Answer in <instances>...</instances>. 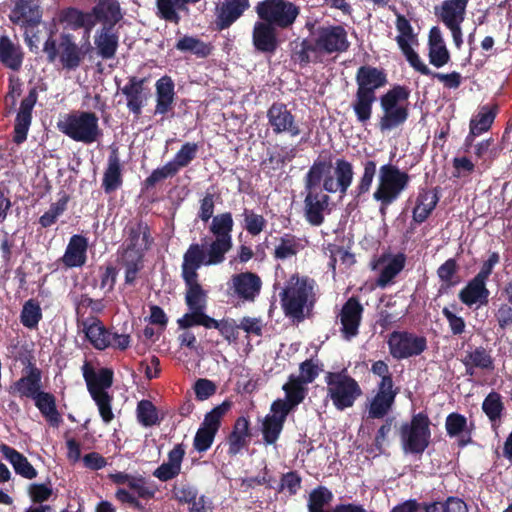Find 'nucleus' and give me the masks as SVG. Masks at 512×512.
<instances>
[{
    "label": "nucleus",
    "mask_w": 512,
    "mask_h": 512,
    "mask_svg": "<svg viewBox=\"0 0 512 512\" xmlns=\"http://www.w3.org/2000/svg\"><path fill=\"white\" fill-rule=\"evenodd\" d=\"M305 26L310 33V38L294 41L291 50V60L300 67L310 63H322L324 56L341 54L350 49L351 43L344 26L336 24L316 26L312 22H307Z\"/></svg>",
    "instance_id": "f257e3e1"
},
{
    "label": "nucleus",
    "mask_w": 512,
    "mask_h": 512,
    "mask_svg": "<svg viewBox=\"0 0 512 512\" xmlns=\"http://www.w3.org/2000/svg\"><path fill=\"white\" fill-rule=\"evenodd\" d=\"M204 261L200 249L195 248L184 253L181 265V277L185 284V304L189 312L177 319L180 329L201 326L210 316L205 313L208 304V292L199 283L198 269L202 266H212Z\"/></svg>",
    "instance_id": "f03ea898"
},
{
    "label": "nucleus",
    "mask_w": 512,
    "mask_h": 512,
    "mask_svg": "<svg viewBox=\"0 0 512 512\" xmlns=\"http://www.w3.org/2000/svg\"><path fill=\"white\" fill-rule=\"evenodd\" d=\"M316 281L308 276L292 274L279 293L280 304L286 317L300 323L313 315L316 304Z\"/></svg>",
    "instance_id": "7ed1b4c3"
},
{
    "label": "nucleus",
    "mask_w": 512,
    "mask_h": 512,
    "mask_svg": "<svg viewBox=\"0 0 512 512\" xmlns=\"http://www.w3.org/2000/svg\"><path fill=\"white\" fill-rule=\"evenodd\" d=\"M357 90L351 104L357 121L366 125L372 116L376 91L387 85V73L383 68L371 65L360 66L355 75Z\"/></svg>",
    "instance_id": "20e7f679"
},
{
    "label": "nucleus",
    "mask_w": 512,
    "mask_h": 512,
    "mask_svg": "<svg viewBox=\"0 0 512 512\" xmlns=\"http://www.w3.org/2000/svg\"><path fill=\"white\" fill-rule=\"evenodd\" d=\"M234 221L230 212L220 213L212 218L209 227L210 232L213 234L214 239L210 242L207 248L204 244L192 243L189 245L185 253H189L195 248L200 249L204 261L209 264L218 265L225 261L226 254L233 246L232 231Z\"/></svg>",
    "instance_id": "39448f33"
},
{
    "label": "nucleus",
    "mask_w": 512,
    "mask_h": 512,
    "mask_svg": "<svg viewBox=\"0 0 512 512\" xmlns=\"http://www.w3.org/2000/svg\"><path fill=\"white\" fill-rule=\"evenodd\" d=\"M410 89L404 85H394L380 97L383 115L379 120L382 132L390 131L403 125L409 117L408 99Z\"/></svg>",
    "instance_id": "423d86ee"
},
{
    "label": "nucleus",
    "mask_w": 512,
    "mask_h": 512,
    "mask_svg": "<svg viewBox=\"0 0 512 512\" xmlns=\"http://www.w3.org/2000/svg\"><path fill=\"white\" fill-rule=\"evenodd\" d=\"M409 182L410 175L401 171L396 165L388 163L380 167L378 186L373 193V199L380 203L379 212L382 216L408 187Z\"/></svg>",
    "instance_id": "0eeeda50"
},
{
    "label": "nucleus",
    "mask_w": 512,
    "mask_h": 512,
    "mask_svg": "<svg viewBox=\"0 0 512 512\" xmlns=\"http://www.w3.org/2000/svg\"><path fill=\"white\" fill-rule=\"evenodd\" d=\"M325 382L327 395L339 411L352 407L362 395L359 383L348 373L346 368L338 372H327Z\"/></svg>",
    "instance_id": "6e6552de"
},
{
    "label": "nucleus",
    "mask_w": 512,
    "mask_h": 512,
    "mask_svg": "<svg viewBox=\"0 0 512 512\" xmlns=\"http://www.w3.org/2000/svg\"><path fill=\"white\" fill-rule=\"evenodd\" d=\"M431 421L424 411L413 414L409 422L400 426L399 436L406 453L421 455L431 442Z\"/></svg>",
    "instance_id": "1a4fd4ad"
},
{
    "label": "nucleus",
    "mask_w": 512,
    "mask_h": 512,
    "mask_svg": "<svg viewBox=\"0 0 512 512\" xmlns=\"http://www.w3.org/2000/svg\"><path fill=\"white\" fill-rule=\"evenodd\" d=\"M99 119L94 112H72L58 123L59 130L76 142L92 144L102 136Z\"/></svg>",
    "instance_id": "9d476101"
},
{
    "label": "nucleus",
    "mask_w": 512,
    "mask_h": 512,
    "mask_svg": "<svg viewBox=\"0 0 512 512\" xmlns=\"http://www.w3.org/2000/svg\"><path fill=\"white\" fill-rule=\"evenodd\" d=\"M258 19L265 20L274 27L290 29L300 14V7L288 0H262L255 6Z\"/></svg>",
    "instance_id": "9b49d317"
},
{
    "label": "nucleus",
    "mask_w": 512,
    "mask_h": 512,
    "mask_svg": "<svg viewBox=\"0 0 512 512\" xmlns=\"http://www.w3.org/2000/svg\"><path fill=\"white\" fill-rule=\"evenodd\" d=\"M389 352L394 359L419 356L427 349V339L408 331H393L387 340Z\"/></svg>",
    "instance_id": "f8f14e48"
},
{
    "label": "nucleus",
    "mask_w": 512,
    "mask_h": 512,
    "mask_svg": "<svg viewBox=\"0 0 512 512\" xmlns=\"http://www.w3.org/2000/svg\"><path fill=\"white\" fill-rule=\"evenodd\" d=\"M227 295L241 303H253L260 295L262 280L257 273L245 271L233 274L227 283Z\"/></svg>",
    "instance_id": "ddd939ff"
},
{
    "label": "nucleus",
    "mask_w": 512,
    "mask_h": 512,
    "mask_svg": "<svg viewBox=\"0 0 512 512\" xmlns=\"http://www.w3.org/2000/svg\"><path fill=\"white\" fill-rule=\"evenodd\" d=\"M268 125L275 135L287 134L291 138L301 134L296 116L282 102H274L266 113Z\"/></svg>",
    "instance_id": "4468645a"
},
{
    "label": "nucleus",
    "mask_w": 512,
    "mask_h": 512,
    "mask_svg": "<svg viewBox=\"0 0 512 512\" xmlns=\"http://www.w3.org/2000/svg\"><path fill=\"white\" fill-rule=\"evenodd\" d=\"M250 8V0H219L214 7V29H229Z\"/></svg>",
    "instance_id": "2eb2a0df"
},
{
    "label": "nucleus",
    "mask_w": 512,
    "mask_h": 512,
    "mask_svg": "<svg viewBox=\"0 0 512 512\" xmlns=\"http://www.w3.org/2000/svg\"><path fill=\"white\" fill-rule=\"evenodd\" d=\"M289 407L280 401H273L270 413L267 414L261 426L262 440L264 445H275L284 429Z\"/></svg>",
    "instance_id": "dca6fc26"
},
{
    "label": "nucleus",
    "mask_w": 512,
    "mask_h": 512,
    "mask_svg": "<svg viewBox=\"0 0 512 512\" xmlns=\"http://www.w3.org/2000/svg\"><path fill=\"white\" fill-rule=\"evenodd\" d=\"M38 100V87L29 89L28 94L21 100L19 109L16 113L13 129V142L17 145L26 141L27 135L32 124L33 109Z\"/></svg>",
    "instance_id": "f3484780"
},
{
    "label": "nucleus",
    "mask_w": 512,
    "mask_h": 512,
    "mask_svg": "<svg viewBox=\"0 0 512 512\" xmlns=\"http://www.w3.org/2000/svg\"><path fill=\"white\" fill-rule=\"evenodd\" d=\"M42 391V371L31 361L23 370V375L8 388L11 395L34 399Z\"/></svg>",
    "instance_id": "a211bd4d"
},
{
    "label": "nucleus",
    "mask_w": 512,
    "mask_h": 512,
    "mask_svg": "<svg viewBox=\"0 0 512 512\" xmlns=\"http://www.w3.org/2000/svg\"><path fill=\"white\" fill-rule=\"evenodd\" d=\"M43 17L40 0H15L14 7L9 14V20L21 28L37 27Z\"/></svg>",
    "instance_id": "6ab92c4d"
},
{
    "label": "nucleus",
    "mask_w": 512,
    "mask_h": 512,
    "mask_svg": "<svg viewBox=\"0 0 512 512\" xmlns=\"http://www.w3.org/2000/svg\"><path fill=\"white\" fill-rule=\"evenodd\" d=\"M146 82L147 78L130 76L121 88V93L126 98L127 109L137 118L142 114V109L150 97V90L145 86Z\"/></svg>",
    "instance_id": "aec40b11"
},
{
    "label": "nucleus",
    "mask_w": 512,
    "mask_h": 512,
    "mask_svg": "<svg viewBox=\"0 0 512 512\" xmlns=\"http://www.w3.org/2000/svg\"><path fill=\"white\" fill-rule=\"evenodd\" d=\"M278 30L265 20H257L252 28V45L255 51L273 55L281 44Z\"/></svg>",
    "instance_id": "412c9836"
},
{
    "label": "nucleus",
    "mask_w": 512,
    "mask_h": 512,
    "mask_svg": "<svg viewBox=\"0 0 512 512\" xmlns=\"http://www.w3.org/2000/svg\"><path fill=\"white\" fill-rule=\"evenodd\" d=\"M332 162L318 157L314 160L304 176L305 190H321L327 193L333 191Z\"/></svg>",
    "instance_id": "4be33fe9"
},
{
    "label": "nucleus",
    "mask_w": 512,
    "mask_h": 512,
    "mask_svg": "<svg viewBox=\"0 0 512 512\" xmlns=\"http://www.w3.org/2000/svg\"><path fill=\"white\" fill-rule=\"evenodd\" d=\"M364 307L359 299L352 296L343 304L339 313L341 333L344 339L351 340L359 334Z\"/></svg>",
    "instance_id": "5701e85b"
},
{
    "label": "nucleus",
    "mask_w": 512,
    "mask_h": 512,
    "mask_svg": "<svg viewBox=\"0 0 512 512\" xmlns=\"http://www.w3.org/2000/svg\"><path fill=\"white\" fill-rule=\"evenodd\" d=\"M88 12L92 29L98 23L102 24L101 27L114 28L123 19L118 0H97Z\"/></svg>",
    "instance_id": "b1692460"
},
{
    "label": "nucleus",
    "mask_w": 512,
    "mask_h": 512,
    "mask_svg": "<svg viewBox=\"0 0 512 512\" xmlns=\"http://www.w3.org/2000/svg\"><path fill=\"white\" fill-rule=\"evenodd\" d=\"M59 61L64 69L76 70L84 60L88 51L92 49L90 43L86 50L79 47L70 33H61L59 37Z\"/></svg>",
    "instance_id": "393cba45"
},
{
    "label": "nucleus",
    "mask_w": 512,
    "mask_h": 512,
    "mask_svg": "<svg viewBox=\"0 0 512 512\" xmlns=\"http://www.w3.org/2000/svg\"><path fill=\"white\" fill-rule=\"evenodd\" d=\"M304 215L306 221L313 226H320L324 222V211L328 208L330 197L322 190H305Z\"/></svg>",
    "instance_id": "a878e982"
},
{
    "label": "nucleus",
    "mask_w": 512,
    "mask_h": 512,
    "mask_svg": "<svg viewBox=\"0 0 512 512\" xmlns=\"http://www.w3.org/2000/svg\"><path fill=\"white\" fill-rule=\"evenodd\" d=\"M124 235L123 245L150 249L154 243L150 226L142 219L130 220L124 228Z\"/></svg>",
    "instance_id": "bb28decb"
},
{
    "label": "nucleus",
    "mask_w": 512,
    "mask_h": 512,
    "mask_svg": "<svg viewBox=\"0 0 512 512\" xmlns=\"http://www.w3.org/2000/svg\"><path fill=\"white\" fill-rule=\"evenodd\" d=\"M113 376L110 368H101L96 372L88 363L83 366V377L91 397L108 393L106 389L112 386Z\"/></svg>",
    "instance_id": "cd10ccee"
},
{
    "label": "nucleus",
    "mask_w": 512,
    "mask_h": 512,
    "mask_svg": "<svg viewBox=\"0 0 512 512\" xmlns=\"http://www.w3.org/2000/svg\"><path fill=\"white\" fill-rule=\"evenodd\" d=\"M24 61V50L17 39L0 35V63L12 71H19Z\"/></svg>",
    "instance_id": "c85d7f7f"
},
{
    "label": "nucleus",
    "mask_w": 512,
    "mask_h": 512,
    "mask_svg": "<svg viewBox=\"0 0 512 512\" xmlns=\"http://www.w3.org/2000/svg\"><path fill=\"white\" fill-rule=\"evenodd\" d=\"M474 428V423L471 422L468 425L467 418L460 413L452 412L446 417L445 429L447 435L451 438L457 437L459 447H466L473 442L472 431Z\"/></svg>",
    "instance_id": "c756f323"
},
{
    "label": "nucleus",
    "mask_w": 512,
    "mask_h": 512,
    "mask_svg": "<svg viewBox=\"0 0 512 512\" xmlns=\"http://www.w3.org/2000/svg\"><path fill=\"white\" fill-rule=\"evenodd\" d=\"M79 328L97 350H104L112 344V332L104 326L98 317L86 320Z\"/></svg>",
    "instance_id": "7c9ffc66"
},
{
    "label": "nucleus",
    "mask_w": 512,
    "mask_h": 512,
    "mask_svg": "<svg viewBox=\"0 0 512 512\" xmlns=\"http://www.w3.org/2000/svg\"><path fill=\"white\" fill-rule=\"evenodd\" d=\"M123 168L119 158L118 149L113 148L107 160L103 173L101 187L106 194H112L123 185Z\"/></svg>",
    "instance_id": "2f4dec72"
},
{
    "label": "nucleus",
    "mask_w": 512,
    "mask_h": 512,
    "mask_svg": "<svg viewBox=\"0 0 512 512\" xmlns=\"http://www.w3.org/2000/svg\"><path fill=\"white\" fill-rule=\"evenodd\" d=\"M489 295L490 291L487 288L486 281L474 276L468 281L466 286L460 290L458 297L463 304L472 307L475 304L479 306L487 305Z\"/></svg>",
    "instance_id": "473e14b6"
},
{
    "label": "nucleus",
    "mask_w": 512,
    "mask_h": 512,
    "mask_svg": "<svg viewBox=\"0 0 512 512\" xmlns=\"http://www.w3.org/2000/svg\"><path fill=\"white\" fill-rule=\"evenodd\" d=\"M94 45L100 58L113 59L119 47V34L114 31V28L100 27L95 31Z\"/></svg>",
    "instance_id": "72a5a7b5"
},
{
    "label": "nucleus",
    "mask_w": 512,
    "mask_h": 512,
    "mask_svg": "<svg viewBox=\"0 0 512 512\" xmlns=\"http://www.w3.org/2000/svg\"><path fill=\"white\" fill-rule=\"evenodd\" d=\"M469 0H444L434 7V14L445 26L462 23Z\"/></svg>",
    "instance_id": "f704fd0d"
},
{
    "label": "nucleus",
    "mask_w": 512,
    "mask_h": 512,
    "mask_svg": "<svg viewBox=\"0 0 512 512\" xmlns=\"http://www.w3.org/2000/svg\"><path fill=\"white\" fill-rule=\"evenodd\" d=\"M251 438L250 421L245 416L238 417L233 425L232 431L227 437L228 454L236 456L242 449L249 445Z\"/></svg>",
    "instance_id": "c9c22d12"
},
{
    "label": "nucleus",
    "mask_w": 512,
    "mask_h": 512,
    "mask_svg": "<svg viewBox=\"0 0 512 512\" xmlns=\"http://www.w3.org/2000/svg\"><path fill=\"white\" fill-rule=\"evenodd\" d=\"M428 57L434 67L440 68L450 61V52L438 26H433L428 35Z\"/></svg>",
    "instance_id": "e433bc0d"
},
{
    "label": "nucleus",
    "mask_w": 512,
    "mask_h": 512,
    "mask_svg": "<svg viewBox=\"0 0 512 512\" xmlns=\"http://www.w3.org/2000/svg\"><path fill=\"white\" fill-rule=\"evenodd\" d=\"M58 20L73 31L84 29L83 38L89 40L92 28L88 11L73 6L65 7L59 11Z\"/></svg>",
    "instance_id": "4c0bfd02"
},
{
    "label": "nucleus",
    "mask_w": 512,
    "mask_h": 512,
    "mask_svg": "<svg viewBox=\"0 0 512 512\" xmlns=\"http://www.w3.org/2000/svg\"><path fill=\"white\" fill-rule=\"evenodd\" d=\"M156 106L154 114L166 115L173 109L175 84L170 76H162L156 81Z\"/></svg>",
    "instance_id": "58836bf2"
},
{
    "label": "nucleus",
    "mask_w": 512,
    "mask_h": 512,
    "mask_svg": "<svg viewBox=\"0 0 512 512\" xmlns=\"http://www.w3.org/2000/svg\"><path fill=\"white\" fill-rule=\"evenodd\" d=\"M438 202L439 196L437 188L433 190L426 188L420 189L416 198L415 207L412 211L413 221L418 224L425 222L436 208Z\"/></svg>",
    "instance_id": "ea45409f"
},
{
    "label": "nucleus",
    "mask_w": 512,
    "mask_h": 512,
    "mask_svg": "<svg viewBox=\"0 0 512 512\" xmlns=\"http://www.w3.org/2000/svg\"><path fill=\"white\" fill-rule=\"evenodd\" d=\"M87 239L79 234L73 235L61 260L68 268L81 267L87 260Z\"/></svg>",
    "instance_id": "a19ab883"
},
{
    "label": "nucleus",
    "mask_w": 512,
    "mask_h": 512,
    "mask_svg": "<svg viewBox=\"0 0 512 512\" xmlns=\"http://www.w3.org/2000/svg\"><path fill=\"white\" fill-rule=\"evenodd\" d=\"M0 450L4 458L12 465L16 474L28 480L37 477V470L22 453L6 444H2Z\"/></svg>",
    "instance_id": "79ce46f5"
},
{
    "label": "nucleus",
    "mask_w": 512,
    "mask_h": 512,
    "mask_svg": "<svg viewBox=\"0 0 512 512\" xmlns=\"http://www.w3.org/2000/svg\"><path fill=\"white\" fill-rule=\"evenodd\" d=\"M387 259L388 263L381 270L377 278V285L381 288H385L391 284L393 279L404 269L406 264V255L401 252L395 255L383 254L379 258V263H383Z\"/></svg>",
    "instance_id": "37998d69"
},
{
    "label": "nucleus",
    "mask_w": 512,
    "mask_h": 512,
    "mask_svg": "<svg viewBox=\"0 0 512 512\" xmlns=\"http://www.w3.org/2000/svg\"><path fill=\"white\" fill-rule=\"evenodd\" d=\"M35 406L52 427H59L62 417L56 406V398L50 392L41 391L33 399Z\"/></svg>",
    "instance_id": "c03bdc74"
},
{
    "label": "nucleus",
    "mask_w": 512,
    "mask_h": 512,
    "mask_svg": "<svg viewBox=\"0 0 512 512\" xmlns=\"http://www.w3.org/2000/svg\"><path fill=\"white\" fill-rule=\"evenodd\" d=\"M109 478L114 484H127L131 490L136 492L139 498L152 499L155 495V490L146 485V480L142 476L136 477L125 472H116L110 474Z\"/></svg>",
    "instance_id": "a18cd8bd"
},
{
    "label": "nucleus",
    "mask_w": 512,
    "mask_h": 512,
    "mask_svg": "<svg viewBox=\"0 0 512 512\" xmlns=\"http://www.w3.org/2000/svg\"><path fill=\"white\" fill-rule=\"evenodd\" d=\"M334 174L336 180L333 178L334 189L331 193L339 192L343 196L347 193L353 182L354 170L352 163L344 158L336 159Z\"/></svg>",
    "instance_id": "49530a36"
},
{
    "label": "nucleus",
    "mask_w": 512,
    "mask_h": 512,
    "mask_svg": "<svg viewBox=\"0 0 512 512\" xmlns=\"http://www.w3.org/2000/svg\"><path fill=\"white\" fill-rule=\"evenodd\" d=\"M305 383L299 380L295 375H290L287 383L283 385V390L286 394V400L276 399L285 403L289 407V413L299 405L305 398L307 389L304 387Z\"/></svg>",
    "instance_id": "de8ad7c7"
},
{
    "label": "nucleus",
    "mask_w": 512,
    "mask_h": 512,
    "mask_svg": "<svg viewBox=\"0 0 512 512\" xmlns=\"http://www.w3.org/2000/svg\"><path fill=\"white\" fill-rule=\"evenodd\" d=\"M459 265L455 258H449L442 263L437 269V276L442 282L439 288V294L441 295L447 289L455 286L459 283L458 280Z\"/></svg>",
    "instance_id": "09e8293b"
},
{
    "label": "nucleus",
    "mask_w": 512,
    "mask_h": 512,
    "mask_svg": "<svg viewBox=\"0 0 512 512\" xmlns=\"http://www.w3.org/2000/svg\"><path fill=\"white\" fill-rule=\"evenodd\" d=\"M43 314L40 303L35 299H29L24 302L20 312V323L29 330L38 328Z\"/></svg>",
    "instance_id": "8fccbe9b"
},
{
    "label": "nucleus",
    "mask_w": 512,
    "mask_h": 512,
    "mask_svg": "<svg viewBox=\"0 0 512 512\" xmlns=\"http://www.w3.org/2000/svg\"><path fill=\"white\" fill-rule=\"evenodd\" d=\"M504 410L505 406L501 394L494 390L489 392L482 402V411L492 425L501 420Z\"/></svg>",
    "instance_id": "3c124183"
},
{
    "label": "nucleus",
    "mask_w": 512,
    "mask_h": 512,
    "mask_svg": "<svg viewBox=\"0 0 512 512\" xmlns=\"http://www.w3.org/2000/svg\"><path fill=\"white\" fill-rule=\"evenodd\" d=\"M334 496L325 486H318L309 493L307 508L308 512H331L325 507L330 505Z\"/></svg>",
    "instance_id": "603ef678"
},
{
    "label": "nucleus",
    "mask_w": 512,
    "mask_h": 512,
    "mask_svg": "<svg viewBox=\"0 0 512 512\" xmlns=\"http://www.w3.org/2000/svg\"><path fill=\"white\" fill-rule=\"evenodd\" d=\"M59 199L57 202L52 203L48 211H46L39 218V224L43 228H48L56 223L59 216H61L66 210L70 196L64 191L59 192Z\"/></svg>",
    "instance_id": "864d4df0"
},
{
    "label": "nucleus",
    "mask_w": 512,
    "mask_h": 512,
    "mask_svg": "<svg viewBox=\"0 0 512 512\" xmlns=\"http://www.w3.org/2000/svg\"><path fill=\"white\" fill-rule=\"evenodd\" d=\"M470 364L483 371L495 369L494 358L491 351L483 346H477L466 352L464 356Z\"/></svg>",
    "instance_id": "5fc2aeb1"
},
{
    "label": "nucleus",
    "mask_w": 512,
    "mask_h": 512,
    "mask_svg": "<svg viewBox=\"0 0 512 512\" xmlns=\"http://www.w3.org/2000/svg\"><path fill=\"white\" fill-rule=\"evenodd\" d=\"M201 326L206 329H217L229 343L238 339L239 326L233 319L216 320L210 316Z\"/></svg>",
    "instance_id": "6e6d98bb"
},
{
    "label": "nucleus",
    "mask_w": 512,
    "mask_h": 512,
    "mask_svg": "<svg viewBox=\"0 0 512 512\" xmlns=\"http://www.w3.org/2000/svg\"><path fill=\"white\" fill-rule=\"evenodd\" d=\"M302 248L299 239L292 234H285L280 237L279 244L275 247L274 257L276 259L285 260L297 255Z\"/></svg>",
    "instance_id": "4d7b16f0"
},
{
    "label": "nucleus",
    "mask_w": 512,
    "mask_h": 512,
    "mask_svg": "<svg viewBox=\"0 0 512 512\" xmlns=\"http://www.w3.org/2000/svg\"><path fill=\"white\" fill-rule=\"evenodd\" d=\"M496 113L488 106L480 108L479 112L470 120L469 129L472 134L481 135L487 132L495 119Z\"/></svg>",
    "instance_id": "13d9d810"
},
{
    "label": "nucleus",
    "mask_w": 512,
    "mask_h": 512,
    "mask_svg": "<svg viewBox=\"0 0 512 512\" xmlns=\"http://www.w3.org/2000/svg\"><path fill=\"white\" fill-rule=\"evenodd\" d=\"M376 174V162L374 160H367L363 163V174L351 194L357 200L366 194L373 183Z\"/></svg>",
    "instance_id": "bf43d9fd"
},
{
    "label": "nucleus",
    "mask_w": 512,
    "mask_h": 512,
    "mask_svg": "<svg viewBox=\"0 0 512 512\" xmlns=\"http://www.w3.org/2000/svg\"><path fill=\"white\" fill-rule=\"evenodd\" d=\"M136 412L138 422L144 427H152L160 423L157 408L150 400L139 401Z\"/></svg>",
    "instance_id": "052dcab7"
},
{
    "label": "nucleus",
    "mask_w": 512,
    "mask_h": 512,
    "mask_svg": "<svg viewBox=\"0 0 512 512\" xmlns=\"http://www.w3.org/2000/svg\"><path fill=\"white\" fill-rule=\"evenodd\" d=\"M198 152V144L194 142L184 143L175 154L174 159L169 161L178 174L180 169L187 167L195 158Z\"/></svg>",
    "instance_id": "680f3d73"
},
{
    "label": "nucleus",
    "mask_w": 512,
    "mask_h": 512,
    "mask_svg": "<svg viewBox=\"0 0 512 512\" xmlns=\"http://www.w3.org/2000/svg\"><path fill=\"white\" fill-rule=\"evenodd\" d=\"M231 408V402L225 400L220 405L214 407L211 411L205 414L204 420L200 427L218 432L221 426L222 417L229 411Z\"/></svg>",
    "instance_id": "e2e57ef3"
},
{
    "label": "nucleus",
    "mask_w": 512,
    "mask_h": 512,
    "mask_svg": "<svg viewBox=\"0 0 512 512\" xmlns=\"http://www.w3.org/2000/svg\"><path fill=\"white\" fill-rule=\"evenodd\" d=\"M394 402L395 398L392 396L387 397L376 394L370 403L368 410L369 418L382 419L391 410Z\"/></svg>",
    "instance_id": "0e129e2a"
},
{
    "label": "nucleus",
    "mask_w": 512,
    "mask_h": 512,
    "mask_svg": "<svg viewBox=\"0 0 512 512\" xmlns=\"http://www.w3.org/2000/svg\"><path fill=\"white\" fill-rule=\"evenodd\" d=\"M242 216L244 218L243 228L252 236L259 235L267 225L264 216L251 209L244 208Z\"/></svg>",
    "instance_id": "69168bd1"
},
{
    "label": "nucleus",
    "mask_w": 512,
    "mask_h": 512,
    "mask_svg": "<svg viewBox=\"0 0 512 512\" xmlns=\"http://www.w3.org/2000/svg\"><path fill=\"white\" fill-rule=\"evenodd\" d=\"M149 249L144 247L121 246L119 253L123 266H143L145 252Z\"/></svg>",
    "instance_id": "338daca9"
},
{
    "label": "nucleus",
    "mask_w": 512,
    "mask_h": 512,
    "mask_svg": "<svg viewBox=\"0 0 512 512\" xmlns=\"http://www.w3.org/2000/svg\"><path fill=\"white\" fill-rule=\"evenodd\" d=\"M28 495L31 501L38 505L48 501L53 495V487L50 481L45 483H31L28 486Z\"/></svg>",
    "instance_id": "774afa93"
}]
</instances>
